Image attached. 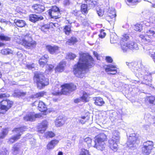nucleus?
I'll return each mask as SVG.
<instances>
[{
	"label": "nucleus",
	"mask_w": 155,
	"mask_h": 155,
	"mask_svg": "<svg viewBox=\"0 0 155 155\" xmlns=\"http://www.w3.org/2000/svg\"><path fill=\"white\" fill-rule=\"evenodd\" d=\"M143 26L142 24H137L134 26V29L135 31H140L142 30Z\"/></svg>",
	"instance_id": "f704fd0d"
},
{
	"label": "nucleus",
	"mask_w": 155,
	"mask_h": 155,
	"mask_svg": "<svg viewBox=\"0 0 155 155\" xmlns=\"http://www.w3.org/2000/svg\"><path fill=\"white\" fill-rule=\"evenodd\" d=\"M45 137L47 138H52L55 136L54 133L51 131L47 132L44 134Z\"/></svg>",
	"instance_id": "473e14b6"
},
{
	"label": "nucleus",
	"mask_w": 155,
	"mask_h": 155,
	"mask_svg": "<svg viewBox=\"0 0 155 155\" xmlns=\"http://www.w3.org/2000/svg\"><path fill=\"white\" fill-rule=\"evenodd\" d=\"M81 11L83 14H87L88 12L89 9L87 7V4H82L81 7Z\"/></svg>",
	"instance_id": "2f4dec72"
},
{
	"label": "nucleus",
	"mask_w": 155,
	"mask_h": 155,
	"mask_svg": "<svg viewBox=\"0 0 155 155\" xmlns=\"http://www.w3.org/2000/svg\"><path fill=\"white\" fill-rule=\"evenodd\" d=\"M14 23L17 27L20 28L24 27L27 25L25 21L23 20L15 19Z\"/></svg>",
	"instance_id": "a878e982"
},
{
	"label": "nucleus",
	"mask_w": 155,
	"mask_h": 155,
	"mask_svg": "<svg viewBox=\"0 0 155 155\" xmlns=\"http://www.w3.org/2000/svg\"><path fill=\"white\" fill-rule=\"evenodd\" d=\"M38 109L40 111H45L47 109L46 105L42 101H39L38 104Z\"/></svg>",
	"instance_id": "c85d7f7f"
},
{
	"label": "nucleus",
	"mask_w": 155,
	"mask_h": 155,
	"mask_svg": "<svg viewBox=\"0 0 155 155\" xmlns=\"http://www.w3.org/2000/svg\"><path fill=\"white\" fill-rule=\"evenodd\" d=\"M12 51L9 49H4L1 51V53L4 55L12 54Z\"/></svg>",
	"instance_id": "4c0bfd02"
},
{
	"label": "nucleus",
	"mask_w": 155,
	"mask_h": 155,
	"mask_svg": "<svg viewBox=\"0 0 155 155\" xmlns=\"http://www.w3.org/2000/svg\"><path fill=\"white\" fill-rule=\"evenodd\" d=\"M147 100L151 104L155 105V97L153 96L148 97Z\"/></svg>",
	"instance_id": "c9c22d12"
},
{
	"label": "nucleus",
	"mask_w": 155,
	"mask_h": 155,
	"mask_svg": "<svg viewBox=\"0 0 155 155\" xmlns=\"http://www.w3.org/2000/svg\"><path fill=\"white\" fill-rule=\"evenodd\" d=\"M48 58L49 57L47 54H45L42 57L39 61V63L40 66L43 67L47 63Z\"/></svg>",
	"instance_id": "5701e85b"
},
{
	"label": "nucleus",
	"mask_w": 155,
	"mask_h": 155,
	"mask_svg": "<svg viewBox=\"0 0 155 155\" xmlns=\"http://www.w3.org/2000/svg\"><path fill=\"white\" fill-rule=\"evenodd\" d=\"M106 139L107 136L104 134L98 135L95 138V144L93 147L98 150H103L106 146L105 141Z\"/></svg>",
	"instance_id": "39448f33"
},
{
	"label": "nucleus",
	"mask_w": 155,
	"mask_h": 155,
	"mask_svg": "<svg viewBox=\"0 0 155 155\" xmlns=\"http://www.w3.org/2000/svg\"><path fill=\"white\" fill-rule=\"evenodd\" d=\"M45 94V93L44 92H40L39 93H37L35 95V96L36 97H40L43 96L44 94Z\"/></svg>",
	"instance_id": "5fc2aeb1"
},
{
	"label": "nucleus",
	"mask_w": 155,
	"mask_h": 155,
	"mask_svg": "<svg viewBox=\"0 0 155 155\" xmlns=\"http://www.w3.org/2000/svg\"><path fill=\"white\" fill-rule=\"evenodd\" d=\"M0 40L6 41H9L10 40V38L7 36L4 35L3 34H0Z\"/></svg>",
	"instance_id": "37998d69"
},
{
	"label": "nucleus",
	"mask_w": 155,
	"mask_h": 155,
	"mask_svg": "<svg viewBox=\"0 0 155 155\" xmlns=\"http://www.w3.org/2000/svg\"><path fill=\"white\" fill-rule=\"evenodd\" d=\"M120 139V133L117 130H114L112 132V137L108 140L109 146L111 149L114 151L117 150V143Z\"/></svg>",
	"instance_id": "0eeeda50"
},
{
	"label": "nucleus",
	"mask_w": 155,
	"mask_h": 155,
	"mask_svg": "<svg viewBox=\"0 0 155 155\" xmlns=\"http://www.w3.org/2000/svg\"><path fill=\"white\" fill-rule=\"evenodd\" d=\"M17 56L19 59L21 58V57L22 56V54L21 52H18L17 53Z\"/></svg>",
	"instance_id": "69168bd1"
},
{
	"label": "nucleus",
	"mask_w": 155,
	"mask_h": 155,
	"mask_svg": "<svg viewBox=\"0 0 155 155\" xmlns=\"http://www.w3.org/2000/svg\"><path fill=\"white\" fill-rule=\"evenodd\" d=\"M63 4L64 5H68L70 4L69 0H64Z\"/></svg>",
	"instance_id": "e2e57ef3"
},
{
	"label": "nucleus",
	"mask_w": 155,
	"mask_h": 155,
	"mask_svg": "<svg viewBox=\"0 0 155 155\" xmlns=\"http://www.w3.org/2000/svg\"><path fill=\"white\" fill-rule=\"evenodd\" d=\"M12 101L9 100H3L0 101V113L4 114L12 107Z\"/></svg>",
	"instance_id": "f8f14e48"
},
{
	"label": "nucleus",
	"mask_w": 155,
	"mask_h": 155,
	"mask_svg": "<svg viewBox=\"0 0 155 155\" xmlns=\"http://www.w3.org/2000/svg\"><path fill=\"white\" fill-rule=\"evenodd\" d=\"M34 81V82L36 83L38 87L40 89L49 84L48 79L45 78L42 74L38 73L35 74Z\"/></svg>",
	"instance_id": "1a4fd4ad"
},
{
	"label": "nucleus",
	"mask_w": 155,
	"mask_h": 155,
	"mask_svg": "<svg viewBox=\"0 0 155 155\" xmlns=\"http://www.w3.org/2000/svg\"><path fill=\"white\" fill-rule=\"evenodd\" d=\"M80 154V155H90L89 151L84 149H81Z\"/></svg>",
	"instance_id": "49530a36"
},
{
	"label": "nucleus",
	"mask_w": 155,
	"mask_h": 155,
	"mask_svg": "<svg viewBox=\"0 0 155 155\" xmlns=\"http://www.w3.org/2000/svg\"><path fill=\"white\" fill-rule=\"evenodd\" d=\"M145 32V36L141 34L139 36L141 39L142 42L144 44H147L150 43L151 41L150 39H147V37L150 39L155 37V26L146 30Z\"/></svg>",
	"instance_id": "6e6552de"
},
{
	"label": "nucleus",
	"mask_w": 155,
	"mask_h": 155,
	"mask_svg": "<svg viewBox=\"0 0 155 155\" xmlns=\"http://www.w3.org/2000/svg\"><path fill=\"white\" fill-rule=\"evenodd\" d=\"M8 153L5 148L2 149L0 150V155H8Z\"/></svg>",
	"instance_id": "09e8293b"
},
{
	"label": "nucleus",
	"mask_w": 155,
	"mask_h": 155,
	"mask_svg": "<svg viewBox=\"0 0 155 155\" xmlns=\"http://www.w3.org/2000/svg\"><path fill=\"white\" fill-rule=\"evenodd\" d=\"M86 117L85 116L81 117V118L79 120V122L82 124H84L87 121V120L86 119Z\"/></svg>",
	"instance_id": "3c124183"
},
{
	"label": "nucleus",
	"mask_w": 155,
	"mask_h": 155,
	"mask_svg": "<svg viewBox=\"0 0 155 155\" xmlns=\"http://www.w3.org/2000/svg\"><path fill=\"white\" fill-rule=\"evenodd\" d=\"M106 35V33L104 32V30L101 31L99 35V37L101 38H104Z\"/></svg>",
	"instance_id": "603ef678"
},
{
	"label": "nucleus",
	"mask_w": 155,
	"mask_h": 155,
	"mask_svg": "<svg viewBox=\"0 0 155 155\" xmlns=\"http://www.w3.org/2000/svg\"><path fill=\"white\" fill-rule=\"evenodd\" d=\"M65 65V63L64 62H61L57 65L55 68L56 72H62L64 70V68Z\"/></svg>",
	"instance_id": "cd10ccee"
},
{
	"label": "nucleus",
	"mask_w": 155,
	"mask_h": 155,
	"mask_svg": "<svg viewBox=\"0 0 155 155\" xmlns=\"http://www.w3.org/2000/svg\"><path fill=\"white\" fill-rule=\"evenodd\" d=\"M45 7L43 5L40 4H35L32 6V8L35 12L37 13H41L43 12L45 9Z\"/></svg>",
	"instance_id": "a211bd4d"
},
{
	"label": "nucleus",
	"mask_w": 155,
	"mask_h": 155,
	"mask_svg": "<svg viewBox=\"0 0 155 155\" xmlns=\"http://www.w3.org/2000/svg\"><path fill=\"white\" fill-rule=\"evenodd\" d=\"M88 96V95L86 92H84L83 96L81 98L83 101L87 102L89 99Z\"/></svg>",
	"instance_id": "72a5a7b5"
},
{
	"label": "nucleus",
	"mask_w": 155,
	"mask_h": 155,
	"mask_svg": "<svg viewBox=\"0 0 155 155\" xmlns=\"http://www.w3.org/2000/svg\"><path fill=\"white\" fill-rule=\"evenodd\" d=\"M64 31L66 35H69L71 31L70 26L69 25L65 26L64 28Z\"/></svg>",
	"instance_id": "79ce46f5"
},
{
	"label": "nucleus",
	"mask_w": 155,
	"mask_h": 155,
	"mask_svg": "<svg viewBox=\"0 0 155 155\" xmlns=\"http://www.w3.org/2000/svg\"><path fill=\"white\" fill-rule=\"evenodd\" d=\"M48 126V123L46 121L42 122L38 126V128L39 133H44L47 129Z\"/></svg>",
	"instance_id": "f3484780"
},
{
	"label": "nucleus",
	"mask_w": 155,
	"mask_h": 155,
	"mask_svg": "<svg viewBox=\"0 0 155 155\" xmlns=\"http://www.w3.org/2000/svg\"><path fill=\"white\" fill-rule=\"evenodd\" d=\"M54 66L51 64L47 65L46 66L45 72L46 73L49 74V72L53 70Z\"/></svg>",
	"instance_id": "58836bf2"
},
{
	"label": "nucleus",
	"mask_w": 155,
	"mask_h": 155,
	"mask_svg": "<svg viewBox=\"0 0 155 155\" xmlns=\"http://www.w3.org/2000/svg\"><path fill=\"white\" fill-rule=\"evenodd\" d=\"M77 137V136L76 134H72L71 135V138L70 139L72 141H74Z\"/></svg>",
	"instance_id": "0e129e2a"
},
{
	"label": "nucleus",
	"mask_w": 155,
	"mask_h": 155,
	"mask_svg": "<svg viewBox=\"0 0 155 155\" xmlns=\"http://www.w3.org/2000/svg\"><path fill=\"white\" fill-rule=\"evenodd\" d=\"M149 127V125H144L143 126V129L145 130H147Z\"/></svg>",
	"instance_id": "774afa93"
},
{
	"label": "nucleus",
	"mask_w": 155,
	"mask_h": 155,
	"mask_svg": "<svg viewBox=\"0 0 155 155\" xmlns=\"http://www.w3.org/2000/svg\"><path fill=\"white\" fill-rule=\"evenodd\" d=\"M65 123L64 118L61 117H59L55 120V124L57 127H60L63 125Z\"/></svg>",
	"instance_id": "bb28decb"
},
{
	"label": "nucleus",
	"mask_w": 155,
	"mask_h": 155,
	"mask_svg": "<svg viewBox=\"0 0 155 155\" xmlns=\"http://www.w3.org/2000/svg\"><path fill=\"white\" fill-rule=\"evenodd\" d=\"M8 132V131L7 129H4L2 130L0 133V139L4 138L7 135Z\"/></svg>",
	"instance_id": "ea45409f"
},
{
	"label": "nucleus",
	"mask_w": 155,
	"mask_h": 155,
	"mask_svg": "<svg viewBox=\"0 0 155 155\" xmlns=\"http://www.w3.org/2000/svg\"><path fill=\"white\" fill-rule=\"evenodd\" d=\"M117 37L116 35H112L110 38V42L112 44L116 43L117 40Z\"/></svg>",
	"instance_id": "c03bdc74"
},
{
	"label": "nucleus",
	"mask_w": 155,
	"mask_h": 155,
	"mask_svg": "<svg viewBox=\"0 0 155 155\" xmlns=\"http://www.w3.org/2000/svg\"><path fill=\"white\" fill-rule=\"evenodd\" d=\"M108 16L106 18V19H112V21H114L115 17L116 16L115 9L114 8H109L107 13Z\"/></svg>",
	"instance_id": "aec40b11"
},
{
	"label": "nucleus",
	"mask_w": 155,
	"mask_h": 155,
	"mask_svg": "<svg viewBox=\"0 0 155 155\" xmlns=\"http://www.w3.org/2000/svg\"><path fill=\"white\" fill-rule=\"evenodd\" d=\"M76 57V55L72 53H68L67 56V58L71 59H73Z\"/></svg>",
	"instance_id": "8fccbe9b"
},
{
	"label": "nucleus",
	"mask_w": 155,
	"mask_h": 155,
	"mask_svg": "<svg viewBox=\"0 0 155 155\" xmlns=\"http://www.w3.org/2000/svg\"><path fill=\"white\" fill-rule=\"evenodd\" d=\"M29 20L33 22H35L37 21L43 19V17L41 15H30L29 17Z\"/></svg>",
	"instance_id": "412c9836"
},
{
	"label": "nucleus",
	"mask_w": 155,
	"mask_h": 155,
	"mask_svg": "<svg viewBox=\"0 0 155 155\" xmlns=\"http://www.w3.org/2000/svg\"><path fill=\"white\" fill-rule=\"evenodd\" d=\"M139 139L135 134H130L127 143V146L130 149L134 150L140 143Z\"/></svg>",
	"instance_id": "9d476101"
},
{
	"label": "nucleus",
	"mask_w": 155,
	"mask_h": 155,
	"mask_svg": "<svg viewBox=\"0 0 155 155\" xmlns=\"http://www.w3.org/2000/svg\"><path fill=\"white\" fill-rule=\"evenodd\" d=\"M38 117H39L38 115L31 112L27 113L24 117V119L25 120L27 121H33L35 120L36 118Z\"/></svg>",
	"instance_id": "dca6fc26"
},
{
	"label": "nucleus",
	"mask_w": 155,
	"mask_h": 155,
	"mask_svg": "<svg viewBox=\"0 0 155 155\" xmlns=\"http://www.w3.org/2000/svg\"><path fill=\"white\" fill-rule=\"evenodd\" d=\"M94 100L95 101V104L97 106H101L104 103L103 99L101 97L94 98Z\"/></svg>",
	"instance_id": "c756f323"
},
{
	"label": "nucleus",
	"mask_w": 155,
	"mask_h": 155,
	"mask_svg": "<svg viewBox=\"0 0 155 155\" xmlns=\"http://www.w3.org/2000/svg\"><path fill=\"white\" fill-rule=\"evenodd\" d=\"M8 96H9L5 94H0V99H3L4 97Z\"/></svg>",
	"instance_id": "bf43d9fd"
},
{
	"label": "nucleus",
	"mask_w": 155,
	"mask_h": 155,
	"mask_svg": "<svg viewBox=\"0 0 155 155\" xmlns=\"http://www.w3.org/2000/svg\"><path fill=\"white\" fill-rule=\"evenodd\" d=\"M21 144L20 143H16L12 147V152L14 155L18 154L21 147Z\"/></svg>",
	"instance_id": "393cba45"
},
{
	"label": "nucleus",
	"mask_w": 155,
	"mask_h": 155,
	"mask_svg": "<svg viewBox=\"0 0 155 155\" xmlns=\"http://www.w3.org/2000/svg\"><path fill=\"white\" fill-rule=\"evenodd\" d=\"M26 67L28 69L31 70L34 68L35 64L34 63L28 64L26 65Z\"/></svg>",
	"instance_id": "864d4df0"
},
{
	"label": "nucleus",
	"mask_w": 155,
	"mask_h": 155,
	"mask_svg": "<svg viewBox=\"0 0 155 155\" xmlns=\"http://www.w3.org/2000/svg\"><path fill=\"white\" fill-rule=\"evenodd\" d=\"M47 12L51 18L57 19L59 18L60 16L59 9L56 6H52Z\"/></svg>",
	"instance_id": "ddd939ff"
},
{
	"label": "nucleus",
	"mask_w": 155,
	"mask_h": 155,
	"mask_svg": "<svg viewBox=\"0 0 155 155\" xmlns=\"http://www.w3.org/2000/svg\"><path fill=\"white\" fill-rule=\"evenodd\" d=\"M18 43L26 48L31 49L35 48L36 44L35 41L32 40L31 35L29 33H27L25 35H23L21 38L20 41Z\"/></svg>",
	"instance_id": "20e7f679"
},
{
	"label": "nucleus",
	"mask_w": 155,
	"mask_h": 155,
	"mask_svg": "<svg viewBox=\"0 0 155 155\" xmlns=\"http://www.w3.org/2000/svg\"><path fill=\"white\" fill-rule=\"evenodd\" d=\"M126 64L137 77L139 78L143 77V80L141 83L153 87L151 86L152 79L151 73H149L147 70H145V68L141 65V62H126Z\"/></svg>",
	"instance_id": "f03ea898"
},
{
	"label": "nucleus",
	"mask_w": 155,
	"mask_h": 155,
	"mask_svg": "<svg viewBox=\"0 0 155 155\" xmlns=\"http://www.w3.org/2000/svg\"><path fill=\"white\" fill-rule=\"evenodd\" d=\"M59 143V140L55 139L49 142L47 145V149L48 150L53 149Z\"/></svg>",
	"instance_id": "4be33fe9"
},
{
	"label": "nucleus",
	"mask_w": 155,
	"mask_h": 155,
	"mask_svg": "<svg viewBox=\"0 0 155 155\" xmlns=\"http://www.w3.org/2000/svg\"><path fill=\"white\" fill-rule=\"evenodd\" d=\"M127 4L130 6L135 5L137 0H125Z\"/></svg>",
	"instance_id": "a19ab883"
},
{
	"label": "nucleus",
	"mask_w": 155,
	"mask_h": 155,
	"mask_svg": "<svg viewBox=\"0 0 155 155\" xmlns=\"http://www.w3.org/2000/svg\"><path fill=\"white\" fill-rule=\"evenodd\" d=\"M117 69L115 65L109 64L107 65L105 70L109 74H115L117 72Z\"/></svg>",
	"instance_id": "2eb2a0df"
},
{
	"label": "nucleus",
	"mask_w": 155,
	"mask_h": 155,
	"mask_svg": "<svg viewBox=\"0 0 155 155\" xmlns=\"http://www.w3.org/2000/svg\"><path fill=\"white\" fill-rule=\"evenodd\" d=\"M84 141L86 142L88 147L91 146V143L92 142L91 139L90 137H87L84 139Z\"/></svg>",
	"instance_id": "de8ad7c7"
},
{
	"label": "nucleus",
	"mask_w": 155,
	"mask_h": 155,
	"mask_svg": "<svg viewBox=\"0 0 155 155\" xmlns=\"http://www.w3.org/2000/svg\"><path fill=\"white\" fill-rule=\"evenodd\" d=\"M103 9L104 8L102 7H98L97 8V14L99 16H102L103 15L104 13Z\"/></svg>",
	"instance_id": "e433bc0d"
},
{
	"label": "nucleus",
	"mask_w": 155,
	"mask_h": 155,
	"mask_svg": "<svg viewBox=\"0 0 155 155\" xmlns=\"http://www.w3.org/2000/svg\"><path fill=\"white\" fill-rule=\"evenodd\" d=\"M129 36L126 34L124 35L120 43L122 50L124 52L127 51L129 49L132 50H137L139 49L138 45L134 41H131L129 42Z\"/></svg>",
	"instance_id": "7ed1b4c3"
},
{
	"label": "nucleus",
	"mask_w": 155,
	"mask_h": 155,
	"mask_svg": "<svg viewBox=\"0 0 155 155\" xmlns=\"http://www.w3.org/2000/svg\"><path fill=\"white\" fill-rule=\"evenodd\" d=\"M106 61L109 63H111L113 61V59L110 56H107L106 57Z\"/></svg>",
	"instance_id": "4d7b16f0"
},
{
	"label": "nucleus",
	"mask_w": 155,
	"mask_h": 155,
	"mask_svg": "<svg viewBox=\"0 0 155 155\" xmlns=\"http://www.w3.org/2000/svg\"><path fill=\"white\" fill-rule=\"evenodd\" d=\"M142 25H145L146 26H150V23L149 22L146 21H143L142 22Z\"/></svg>",
	"instance_id": "13d9d810"
},
{
	"label": "nucleus",
	"mask_w": 155,
	"mask_h": 155,
	"mask_svg": "<svg viewBox=\"0 0 155 155\" xmlns=\"http://www.w3.org/2000/svg\"><path fill=\"white\" fill-rule=\"evenodd\" d=\"M78 41L77 39L74 37H72L66 42V44L70 45H74Z\"/></svg>",
	"instance_id": "7c9ffc66"
},
{
	"label": "nucleus",
	"mask_w": 155,
	"mask_h": 155,
	"mask_svg": "<svg viewBox=\"0 0 155 155\" xmlns=\"http://www.w3.org/2000/svg\"><path fill=\"white\" fill-rule=\"evenodd\" d=\"M153 143L151 141H148L143 143L142 147V151L144 155H148L153 148Z\"/></svg>",
	"instance_id": "9b49d317"
},
{
	"label": "nucleus",
	"mask_w": 155,
	"mask_h": 155,
	"mask_svg": "<svg viewBox=\"0 0 155 155\" xmlns=\"http://www.w3.org/2000/svg\"><path fill=\"white\" fill-rule=\"evenodd\" d=\"M46 48L48 51L51 54H56L59 52V47L56 46L48 45Z\"/></svg>",
	"instance_id": "6ab92c4d"
},
{
	"label": "nucleus",
	"mask_w": 155,
	"mask_h": 155,
	"mask_svg": "<svg viewBox=\"0 0 155 155\" xmlns=\"http://www.w3.org/2000/svg\"><path fill=\"white\" fill-rule=\"evenodd\" d=\"M88 5L91 6V7H94L95 6V4L94 3L93 1H91V0L88 1Z\"/></svg>",
	"instance_id": "052dcab7"
},
{
	"label": "nucleus",
	"mask_w": 155,
	"mask_h": 155,
	"mask_svg": "<svg viewBox=\"0 0 155 155\" xmlns=\"http://www.w3.org/2000/svg\"><path fill=\"white\" fill-rule=\"evenodd\" d=\"M149 54L152 58L154 63H155V52L152 54H150V51H149Z\"/></svg>",
	"instance_id": "6e6d98bb"
},
{
	"label": "nucleus",
	"mask_w": 155,
	"mask_h": 155,
	"mask_svg": "<svg viewBox=\"0 0 155 155\" xmlns=\"http://www.w3.org/2000/svg\"><path fill=\"white\" fill-rule=\"evenodd\" d=\"M26 129L25 127H21L15 128L13 131L16 133L17 134L9 139V143H13L15 141L19 139L22 132L25 131Z\"/></svg>",
	"instance_id": "4468645a"
},
{
	"label": "nucleus",
	"mask_w": 155,
	"mask_h": 155,
	"mask_svg": "<svg viewBox=\"0 0 155 155\" xmlns=\"http://www.w3.org/2000/svg\"><path fill=\"white\" fill-rule=\"evenodd\" d=\"M92 58L88 54L80 53V57L77 64L74 65L73 72L77 77L82 78L84 75L85 70L94 64Z\"/></svg>",
	"instance_id": "f257e3e1"
},
{
	"label": "nucleus",
	"mask_w": 155,
	"mask_h": 155,
	"mask_svg": "<svg viewBox=\"0 0 155 155\" xmlns=\"http://www.w3.org/2000/svg\"><path fill=\"white\" fill-rule=\"evenodd\" d=\"M109 117L111 121H116L118 119V115L116 111L112 110L110 112Z\"/></svg>",
	"instance_id": "b1692460"
},
{
	"label": "nucleus",
	"mask_w": 155,
	"mask_h": 155,
	"mask_svg": "<svg viewBox=\"0 0 155 155\" xmlns=\"http://www.w3.org/2000/svg\"><path fill=\"white\" fill-rule=\"evenodd\" d=\"M81 101H82V100L80 97V98H78L75 99L74 100V102L75 103H78V102H80Z\"/></svg>",
	"instance_id": "338daca9"
},
{
	"label": "nucleus",
	"mask_w": 155,
	"mask_h": 155,
	"mask_svg": "<svg viewBox=\"0 0 155 155\" xmlns=\"http://www.w3.org/2000/svg\"><path fill=\"white\" fill-rule=\"evenodd\" d=\"M62 88L61 92L58 90L59 88H56L55 91L52 93L53 95L55 96H58L62 94V93L63 94H67L69 93V91H72L76 90V86L73 84H65L61 86Z\"/></svg>",
	"instance_id": "423d86ee"
},
{
	"label": "nucleus",
	"mask_w": 155,
	"mask_h": 155,
	"mask_svg": "<svg viewBox=\"0 0 155 155\" xmlns=\"http://www.w3.org/2000/svg\"><path fill=\"white\" fill-rule=\"evenodd\" d=\"M80 12L79 11L77 10H74L72 11V13L75 16H78V13Z\"/></svg>",
	"instance_id": "680f3d73"
},
{
	"label": "nucleus",
	"mask_w": 155,
	"mask_h": 155,
	"mask_svg": "<svg viewBox=\"0 0 155 155\" xmlns=\"http://www.w3.org/2000/svg\"><path fill=\"white\" fill-rule=\"evenodd\" d=\"M25 94L24 93L21 92L20 91L15 92L13 94L14 96L16 97H19L21 96H23L25 95Z\"/></svg>",
	"instance_id": "a18cd8bd"
}]
</instances>
